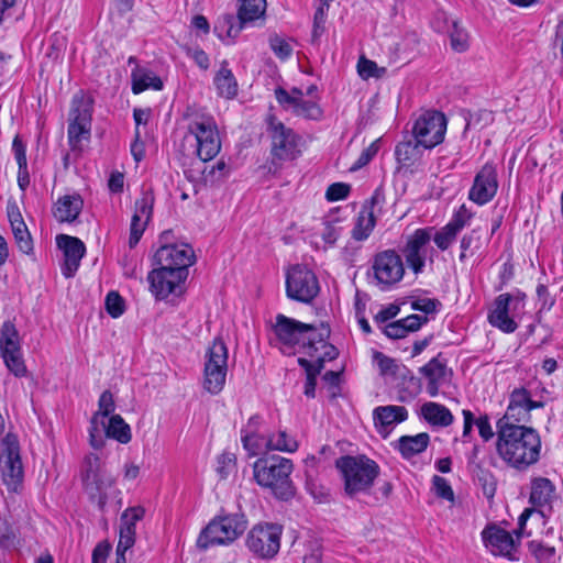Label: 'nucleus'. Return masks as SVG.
Wrapping results in <instances>:
<instances>
[{
    "label": "nucleus",
    "mask_w": 563,
    "mask_h": 563,
    "mask_svg": "<svg viewBox=\"0 0 563 563\" xmlns=\"http://www.w3.org/2000/svg\"><path fill=\"white\" fill-rule=\"evenodd\" d=\"M280 534L278 525H257L249 536V548L261 558H273L279 550Z\"/></svg>",
    "instance_id": "19"
},
{
    "label": "nucleus",
    "mask_w": 563,
    "mask_h": 563,
    "mask_svg": "<svg viewBox=\"0 0 563 563\" xmlns=\"http://www.w3.org/2000/svg\"><path fill=\"white\" fill-rule=\"evenodd\" d=\"M375 225L376 216H374V211L368 208H361L357 217L355 218L351 235L357 242L365 241L369 238Z\"/></svg>",
    "instance_id": "34"
},
{
    "label": "nucleus",
    "mask_w": 563,
    "mask_h": 563,
    "mask_svg": "<svg viewBox=\"0 0 563 563\" xmlns=\"http://www.w3.org/2000/svg\"><path fill=\"white\" fill-rule=\"evenodd\" d=\"M21 347L20 333L11 320H5L0 327V352Z\"/></svg>",
    "instance_id": "40"
},
{
    "label": "nucleus",
    "mask_w": 563,
    "mask_h": 563,
    "mask_svg": "<svg viewBox=\"0 0 563 563\" xmlns=\"http://www.w3.org/2000/svg\"><path fill=\"white\" fill-rule=\"evenodd\" d=\"M451 47L459 53L468 48V33L459 23L454 22L450 32Z\"/></svg>",
    "instance_id": "49"
},
{
    "label": "nucleus",
    "mask_w": 563,
    "mask_h": 563,
    "mask_svg": "<svg viewBox=\"0 0 563 563\" xmlns=\"http://www.w3.org/2000/svg\"><path fill=\"white\" fill-rule=\"evenodd\" d=\"M448 120L444 113L437 110L422 112L412 128L413 139L424 150H431L444 141Z\"/></svg>",
    "instance_id": "10"
},
{
    "label": "nucleus",
    "mask_w": 563,
    "mask_h": 563,
    "mask_svg": "<svg viewBox=\"0 0 563 563\" xmlns=\"http://www.w3.org/2000/svg\"><path fill=\"white\" fill-rule=\"evenodd\" d=\"M329 335V329L322 327L320 331L317 330L313 346L308 345V354L313 358L310 361L313 365H321L323 367V363L325 361H332L338 356V350L334 345L325 342V338Z\"/></svg>",
    "instance_id": "28"
},
{
    "label": "nucleus",
    "mask_w": 563,
    "mask_h": 563,
    "mask_svg": "<svg viewBox=\"0 0 563 563\" xmlns=\"http://www.w3.org/2000/svg\"><path fill=\"white\" fill-rule=\"evenodd\" d=\"M0 355L10 373L15 377H24L27 368L22 354V346L0 352Z\"/></svg>",
    "instance_id": "39"
},
{
    "label": "nucleus",
    "mask_w": 563,
    "mask_h": 563,
    "mask_svg": "<svg viewBox=\"0 0 563 563\" xmlns=\"http://www.w3.org/2000/svg\"><path fill=\"white\" fill-rule=\"evenodd\" d=\"M11 229L19 250L24 254H31L33 252V242L26 224L18 223V225H13Z\"/></svg>",
    "instance_id": "46"
},
{
    "label": "nucleus",
    "mask_w": 563,
    "mask_h": 563,
    "mask_svg": "<svg viewBox=\"0 0 563 563\" xmlns=\"http://www.w3.org/2000/svg\"><path fill=\"white\" fill-rule=\"evenodd\" d=\"M244 531V527L235 516L214 519L200 532L197 547L207 550L210 547L223 545L234 541Z\"/></svg>",
    "instance_id": "11"
},
{
    "label": "nucleus",
    "mask_w": 563,
    "mask_h": 563,
    "mask_svg": "<svg viewBox=\"0 0 563 563\" xmlns=\"http://www.w3.org/2000/svg\"><path fill=\"white\" fill-rule=\"evenodd\" d=\"M298 363L306 369L307 379L305 384V395L309 398H313L316 394V377L321 371V365H313L306 358H298Z\"/></svg>",
    "instance_id": "43"
},
{
    "label": "nucleus",
    "mask_w": 563,
    "mask_h": 563,
    "mask_svg": "<svg viewBox=\"0 0 563 563\" xmlns=\"http://www.w3.org/2000/svg\"><path fill=\"white\" fill-rule=\"evenodd\" d=\"M271 48L273 49L274 54L280 59L289 58L292 53V46L290 45V43L278 36H274L271 38Z\"/></svg>",
    "instance_id": "62"
},
{
    "label": "nucleus",
    "mask_w": 563,
    "mask_h": 563,
    "mask_svg": "<svg viewBox=\"0 0 563 563\" xmlns=\"http://www.w3.org/2000/svg\"><path fill=\"white\" fill-rule=\"evenodd\" d=\"M496 435V453L507 466L521 472L540 460L542 442L534 428L528 426L497 428Z\"/></svg>",
    "instance_id": "1"
},
{
    "label": "nucleus",
    "mask_w": 563,
    "mask_h": 563,
    "mask_svg": "<svg viewBox=\"0 0 563 563\" xmlns=\"http://www.w3.org/2000/svg\"><path fill=\"white\" fill-rule=\"evenodd\" d=\"M408 419V410L402 406H380L374 410L375 424L380 428H388Z\"/></svg>",
    "instance_id": "32"
},
{
    "label": "nucleus",
    "mask_w": 563,
    "mask_h": 563,
    "mask_svg": "<svg viewBox=\"0 0 563 563\" xmlns=\"http://www.w3.org/2000/svg\"><path fill=\"white\" fill-rule=\"evenodd\" d=\"M57 246L63 251L64 263L62 274L66 278L75 276L80 266V261L86 253V246L78 238L59 234L56 238Z\"/></svg>",
    "instance_id": "22"
},
{
    "label": "nucleus",
    "mask_w": 563,
    "mask_h": 563,
    "mask_svg": "<svg viewBox=\"0 0 563 563\" xmlns=\"http://www.w3.org/2000/svg\"><path fill=\"white\" fill-rule=\"evenodd\" d=\"M351 191V186L345 183L331 184L325 191V199L334 202L347 198Z\"/></svg>",
    "instance_id": "58"
},
{
    "label": "nucleus",
    "mask_w": 563,
    "mask_h": 563,
    "mask_svg": "<svg viewBox=\"0 0 563 563\" xmlns=\"http://www.w3.org/2000/svg\"><path fill=\"white\" fill-rule=\"evenodd\" d=\"M90 133V122L84 124V122L70 120L68 125V139L70 144L76 145L84 139H88Z\"/></svg>",
    "instance_id": "52"
},
{
    "label": "nucleus",
    "mask_w": 563,
    "mask_h": 563,
    "mask_svg": "<svg viewBox=\"0 0 563 563\" xmlns=\"http://www.w3.org/2000/svg\"><path fill=\"white\" fill-rule=\"evenodd\" d=\"M266 448L274 451L292 453L298 449V442L286 431H278L269 435Z\"/></svg>",
    "instance_id": "41"
},
{
    "label": "nucleus",
    "mask_w": 563,
    "mask_h": 563,
    "mask_svg": "<svg viewBox=\"0 0 563 563\" xmlns=\"http://www.w3.org/2000/svg\"><path fill=\"white\" fill-rule=\"evenodd\" d=\"M530 418L531 415L527 407V389L516 388L511 391L506 412L497 421L496 428L526 426L525 423L529 422Z\"/></svg>",
    "instance_id": "23"
},
{
    "label": "nucleus",
    "mask_w": 563,
    "mask_h": 563,
    "mask_svg": "<svg viewBox=\"0 0 563 563\" xmlns=\"http://www.w3.org/2000/svg\"><path fill=\"white\" fill-rule=\"evenodd\" d=\"M482 538L485 547L494 554L515 559L519 541L514 539L512 534L497 526H488L482 531Z\"/></svg>",
    "instance_id": "20"
},
{
    "label": "nucleus",
    "mask_w": 563,
    "mask_h": 563,
    "mask_svg": "<svg viewBox=\"0 0 563 563\" xmlns=\"http://www.w3.org/2000/svg\"><path fill=\"white\" fill-rule=\"evenodd\" d=\"M267 131L272 139V154L277 159L295 158L297 135L292 129L277 120L274 115L267 118Z\"/></svg>",
    "instance_id": "18"
},
{
    "label": "nucleus",
    "mask_w": 563,
    "mask_h": 563,
    "mask_svg": "<svg viewBox=\"0 0 563 563\" xmlns=\"http://www.w3.org/2000/svg\"><path fill=\"white\" fill-rule=\"evenodd\" d=\"M422 145L416 140L400 142L395 150L398 163L405 167L412 166L420 161Z\"/></svg>",
    "instance_id": "35"
},
{
    "label": "nucleus",
    "mask_w": 563,
    "mask_h": 563,
    "mask_svg": "<svg viewBox=\"0 0 563 563\" xmlns=\"http://www.w3.org/2000/svg\"><path fill=\"white\" fill-rule=\"evenodd\" d=\"M106 309L112 318H119L124 312V301L117 291H110L106 297Z\"/></svg>",
    "instance_id": "57"
},
{
    "label": "nucleus",
    "mask_w": 563,
    "mask_h": 563,
    "mask_svg": "<svg viewBox=\"0 0 563 563\" xmlns=\"http://www.w3.org/2000/svg\"><path fill=\"white\" fill-rule=\"evenodd\" d=\"M457 235V232L445 224L440 230L435 231L434 235H431V239L440 251H446L455 242Z\"/></svg>",
    "instance_id": "48"
},
{
    "label": "nucleus",
    "mask_w": 563,
    "mask_h": 563,
    "mask_svg": "<svg viewBox=\"0 0 563 563\" xmlns=\"http://www.w3.org/2000/svg\"><path fill=\"white\" fill-rule=\"evenodd\" d=\"M460 261L464 262L466 257L474 255L482 247V235L479 229H473L465 234L460 243Z\"/></svg>",
    "instance_id": "42"
},
{
    "label": "nucleus",
    "mask_w": 563,
    "mask_h": 563,
    "mask_svg": "<svg viewBox=\"0 0 563 563\" xmlns=\"http://www.w3.org/2000/svg\"><path fill=\"white\" fill-rule=\"evenodd\" d=\"M84 201L78 194L59 197L53 206V216L58 222H73L80 214Z\"/></svg>",
    "instance_id": "27"
},
{
    "label": "nucleus",
    "mask_w": 563,
    "mask_h": 563,
    "mask_svg": "<svg viewBox=\"0 0 563 563\" xmlns=\"http://www.w3.org/2000/svg\"><path fill=\"white\" fill-rule=\"evenodd\" d=\"M475 426L477 427L479 437L483 439V441L488 442L494 438L495 432L490 424V419L486 413L475 418Z\"/></svg>",
    "instance_id": "64"
},
{
    "label": "nucleus",
    "mask_w": 563,
    "mask_h": 563,
    "mask_svg": "<svg viewBox=\"0 0 563 563\" xmlns=\"http://www.w3.org/2000/svg\"><path fill=\"white\" fill-rule=\"evenodd\" d=\"M522 307L520 298L514 297L508 292L500 294L492 303L487 320L492 327L497 328L501 332L514 333L518 329L516 318Z\"/></svg>",
    "instance_id": "13"
},
{
    "label": "nucleus",
    "mask_w": 563,
    "mask_h": 563,
    "mask_svg": "<svg viewBox=\"0 0 563 563\" xmlns=\"http://www.w3.org/2000/svg\"><path fill=\"white\" fill-rule=\"evenodd\" d=\"M216 471L220 478L225 479L235 471V457L232 453H222L217 460Z\"/></svg>",
    "instance_id": "54"
},
{
    "label": "nucleus",
    "mask_w": 563,
    "mask_h": 563,
    "mask_svg": "<svg viewBox=\"0 0 563 563\" xmlns=\"http://www.w3.org/2000/svg\"><path fill=\"white\" fill-rule=\"evenodd\" d=\"M213 84L218 95L225 99H233L238 95V82L232 71L222 66L214 76Z\"/></svg>",
    "instance_id": "36"
},
{
    "label": "nucleus",
    "mask_w": 563,
    "mask_h": 563,
    "mask_svg": "<svg viewBox=\"0 0 563 563\" xmlns=\"http://www.w3.org/2000/svg\"><path fill=\"white\" fill-rule=\"evenodd\" d=\"M91 99L81 91L73 97L69 120H76L87 124L91 121Z\"/></svg>",
    "instance_id": "38"
},
{
    "label": "nucleus",
    "mask_w": 563,
    "mask_h": 563,
    "mask_svg": "<svg viewBox=\"0 0 563 563\" xmlns=\"http://www.w3.org/2000/svg\"><path fill=\"white\" fill-rule=\"evenodd\" d=\"M413 310L424 312L426 314L437 312L441 307V302L434 298H418L412 301Z\"/></svg>",
    "instance_id": "63"
},
{
    "label": "nucleus",
    "mask_w": 563,
    "mask_h": 563,
    "mask_svg": "<svg viewBox=\"0 0 563 563\" xmlns=\"http://www.w3.org/2000/svg\"><path fill=\"white\" fill-rule=\"evenodd\" d=\"M555 499V486L545 477H536L531 481L530 503L536 507L551 508Z\"/></svg>",
    "instance_id": "29"
},
{
    "label": "nucleus",
    "mask_w": 563,
    "mask_h": 563,
    "mask_svg": "<svg viewBox=\"0 0 563 563\" xmlns=\"http://www.w3.org/2000/svg\"><path fill=\"white\" fill-rule=\"evenodd\" d=\"M357 71L363 79H368L371 77H382L385 74L386 69L379 68L377 64L371 59L361 57L357 63Z\"/></svg>",
    "instance_id": "51"
},
{
    "label": "nucleus",
    "mask_w": 563,
    "mask_h": 563,
    "mask_svg": "<svg viewBox=\"0 0 563 563\" xmlns=\"http://www.w3.org/2000/svg\"><path fill=\"white\" fill-rule=\"evenodd\" d=\"M187 276V273L177 269L156 266L147 275L150 291L157 300H164L170 295H178L181 292Z\"/></svg>",
    "instance_id": "16"
},
{
    "label": "nucleus",
    "mask_w": 563,
    "mask_h": 563,
    "mask_svg": "<svg viewBox=\"0 0 563 563\" xmlns=\"http://www.w3.org/2000/svg\"><path fill=\"white\" fill-rule=\"evenodd\" d=\"M473 213L465 205H462L452 216L451 220L446 223L455 232L460 233L472 219Z\"/></svg>",
    "instance_id": "53"
},
{
    "label": "nucleus",
    "mask_w": 563,
    "mask_h": 563,
    "mask_svg": "<svg viewBox=\"0 0 563 563\" xmlns=\"http://www.w3.org/2000/svg\"><path fill=\"white\" fill-rule=\"evenodd\" d=\"M531 549L540 563H555V548L544 544L531 543Z\"/></svg>",
    "instance_id": "61"
},
{
    "label": "nucleus",
    "mask_w": 563,
    "mask_h": 563,
    "mask_svg": "<svg viewBox=\"0 0 563 563\" xmlns=\"http://www.w3.org/2000/svg\"><path fill=\"white\" fill-rule=\"evenodd\" d=\"M115 409L114 398L110 390H104L98 400V411L92 416L91 423H99V418L109 417Z\"/></svg>",
    "instance_id": "47"
},
{
    "label": "nucleus",
    "mask_w": 563,
    "mask_h": 563,
    "mask_svg": "<svg viewBox=\"0 0 563 563\" xmlns=\"http://www.w3.org/2000/svg\"><path fill=\"white\" fill-rule=\"evenodd\" d=\"M266 0H249V27L262 26L266 20Z\"/></svg>",
    "instance_id": "45"
},
{
    "label": "nucleus",
    "mask_w": 563,
    "mask_h": 563,
    "mask_svg": "<svg viewBox=\"0 0 563 563\" xmlns=\"http://www.w3.org/2000/svg\"><path fill=\"white\" fill-rule=\"evenodd\" d=\"M404 384L405 386L399 390L398 399L401 402L412 401L421 393V382L419 378L411 375Z\"/></svg>",
    "instance_id": "50"
},
{
    "label": "nucleus",
    "mask_w": 563,
    "mask_h": 563,
    "mask_svg": "<svg viewBox=\"0 0 563 563\" xmlns=\"http://www.w3.org/2000/svg\"><path fill=\"white\" fill-rule=\"evenodd\" d=\"M373 283L382 291H388L405 276V263L395 250L378 252L372 263Z\"/></svg>",
    "instance_id": "6"
},
{
    "label": "nucleus",
    "mask_w": 563,
    "mask_h": 563,
    "mask_svg": "<svg viewBox=\"0 0 563 563\" xmlns=\"http://www.w3.org/2000/svg\"><path fill=\"white\" fill-rule=\"evenodd\" d=\"M320 285L316 274L305 265L296 264L286 273V294L288 298L309 303L319 294Z\"/></svg>",
    "instance_id": "8"
},
{
    "label": "nucleus",
    "mask_w": 563,
    "mask_h": 563,
    "mask_svg": "<svg viewBox=\"0 0 563 563\" xmlns=\"http://www.w3.org/2000/svg\"><path fill=\"white\" fill-rule=\"evenodd\" d=\"M82 482L90 498L97 501L100 508H103L109 498V490L115 483V478L95 454H90L85 459Z\"/></svg>",
    "instance_id": "5"
},
{
    "label": "nucleus",
    "mask_w": 563,
    "mask_h": 563,
    "mask_svg": "<svg viewBox=\"0 0 563 563\" xmlns=\"http://www.w3.org/2000/svg\"><path fill=\"white\" fill-rule=\"evenodd\" d=\"M379 146L378 141L372 142L366 148L362 151L358 158L355 161V163L350 167V170L354 172L357 170L365 165H367L374 156L378 153Z\"/></svg>",
    "instance_id": "59"
},
{
    "label": "nucleus",
    "mask_w": 563,
    "mask_h": 563,
    "mask_svg": "<svg viewBox=\"0 0 563 563\" xmlns=\"http://www.w3.org/2000/svg\"><path fill=\"white\" fill-rule=\"evenodd\" d=\"M419 373L427 380L426 390L430 397H437L440 388L451 377V369L446 362L440 355L431 358L427 364L419 368Z\"/></svg>",
    "instance_id": "26"
},
{
    "label": "nucleus",
    "mask_w": 563,
    "mask_h": 563,
    "mask_svg": "<svg viewBox=\"0 0 563 563\" xmlns=\"http://www.w3.org/2000/svg\"><path fill=\"white\" fill-rule=\"evenodd\" d=\"M246 22V0H238L236 15L225 13L214 24V33L225 44H231Z\"/></svg>",
    "instance_id": "24"
},
{
    "label": "nucleus",
    "mask_w": 563,
    "mask_h": 563,
    "mask_svg": "<svg viewBox=\"0 0 563 563\" xmlns=\"http://www.w3.org/2000/svg\"><path fill=\"white\" fill-rule=\"evenodd\" d=\"M421 417L433 427H449L454 417L450 409L442 404L428 401L420 408Z\"/></svg>",
    "instance_id": "30"
},
{
    "label": "nucleus",
    "mask_w": 563,
    "mask_h": 563,
    "mask_svg": "<svg viewBox=\"0 0 563 563\" xmlns=\"http://www.w3.org/2000/svg\"><path fill=\"white\" fill-rule=\"evenodd\" d=\"M433 228L417 229L410 234L401 253L406 265L415 274L419 275L424 271L427 261V246L431 240Z\"/></svg>",
    "instance_id": "17"
},
{
    "label": "nucleus",
    "mask_w": 563,
    "mask_h": 563,
    "mask_svg": "<svg viewBox=\"0 0 563 563\" xmlns=\"http://www.w3.org/2000/svg\"><path fill=\"white\" fill-rule=\"evenodd\" d=\"M184 144L192 148V154L201 162L214 158L221 148V142L214 120L207 115H190Z\"/></svg>",
    "instance_id": "4"
},
{
    "label": "nucleus",
    "mask_w": 563,
    "mask_h": 563,
    "mask_svg": "<svg viewBox=\"0 0 563 563\" xmlns=\"http://www.w3.org/2000/svg\"><path fill=\"white\" fill-rule=\"evenodd\" d=\"M228 349L220 339H214L205 354L203 387L210 394H219L227 378Z\"/></svg>",
    "instance_id": "7"
},
{
    "label": "nucleus",
    "mask_w": 563,
    "mask_h": 563,
    "mask_svg": "<svg viewBox=\"0 0 563 563\" xmlns=\"http://www.w3.org/2000/svg\"><path fill=\"white\" fill-rule=\"evenodd\" d=\"M276 339L286 347L300 345L313 346V339L317 329L310 324L302 323L285 314L278 313L273 324Z\"/></svg>",
    "instance_id": "12"
},
{
    "label": "nucleus",
    "mask_w": 563,
    "mask_h": 563,
    "mask_svg": "<svg viewBox=\"0 0 563 563\" xmlns=\"http://www.w3.org/2000/svg\"><path fill=\"white\" fill-rule=\"evenodd\" d=\"M101 424L104 429L106 437L114 439L123 444L131 441L132 435L130 426L124 422L121 416L113 415L109 418L107 426L103 421H101Z\"/></svg>",
    "instance_id": "37"
},
{
    "label": "nucleus",
    "mask_w": 563,
    "mask_h": 563,
    "mask_svg": "<svg viewBox=\"0 0 563 563\" xmlns=\"http://www.w3.org/2000/svg\"><path fill=\"white\" fill-rule=\"evenodd\" d=\"M3 451L0 455V472L3 483L11 492H18L23 482V465L20 445L14 435L8 434L3 441Z\"/></svg>",
    "instance_id": "14"
},
{
    "label": "nucleus",
    "mask_w": 563,
    "mask_h": 563,
    "mask_svg": "<svg viewBox=\"0 0 563 563\" xmlns=\"http://www.w3.org/2000/svg\"><path fill=\"white\" fill-rule=\"evenodd\" d=\"M374 360L376 361L378 369L382 375L395 376L399 371V365L396 362V360L380 352L375 353Z\"/></svg>",
    "instance_id": "55"
},
{
    "label": "nucleus",
    "mask_w": 563,
    "mask_h": 563,
    "mask_svg": "<svg viewBox=\"0 0 563 563\" xmlns=\"http://www.w3.org/2000/svg\"><path fill=\"white\" fill-rule=\"evenodd\" d=\"M294 464L291 460L277 454L258 457L253 464V478L261 487L269 489L282 500H288L295 495L290 479Z\"/></svg>",
    "instance_id": "2"
},
{
    "label": "nucleus",
    "mask_w": 563,
    "mask_h": 563,
    "mask_svg": "<svg viewBox=\"0 0 563 563\" xmlns=\"http://www.w3.org/2000/svg\"><path fill=\"white\" fill-rule=\"evenodd\" d=\"M168 235L164 232L159 238L162 245L154 254V265L188 274V267L195 263L192 247L187 243H168Z\"/></svg>",
    "instance_id": "9"
},
{
    "label": "nucleus",
    "mask_w": 563,
    "mask_h": 563,
    "mask_svg": "<svg viewBox=\"0 0 563 563\" xmlns=\"http://www.w3.org/2000/svg\"><path fill=\"white\" fill-rule=\"evenodd\" d=\"M432 490L434 492V494L442 498V499H445V500H449V501H453L454 500V493H453V489L450 485V483L439 476V475H434L432 477Z\"/></svg>",
    "instance_id": "56"
},
{
    "label": "nucleus",
    "mask_w": 563,
    "mask_h": 563,
    "mask_svg": "<svg viewBox=\"0 0 563 563\" xmlns=\"http://www.w3.org/2000/svg\"><path fill=\"white\" fill-rule=\"evenodd\" d=\"M498 189L497 173L493 164H485L477 173L474 184L468 192V198L483 206L489 202Z\"/></svg>",
    "instance_id": "21"
},
{
    "label": "nucleus",
    "mask_w": 563,
    "mask_h": 563,
    "mask_svg": "<svg viewBox=\"0 0 563 563\" xmlns=\"http://www.w3.org/2000/svg\"><path fill=\"white\" fill-rule=\"evenodd\" d=\"M145 509L142 506L126 508L120 517V529L128 528L130 532H136V522L142 520Z\"/></svg>",
    "instance_id": "44"
},
{
    "label": "nucleus",
    "mask_w": 563,
    "mask_h": 563,
    "mask_svg": "<svg viewBox=\"0 0 563 563\" xmlns=\"http://www.w3.org/2000/svg\"><path fill=\"white\" fill-rule=\"evenodd\" d=\"M335 465L342 475L344 492L350 497L368 492L379 474L377 463L364 455L342 456Z\"/></svg>",
    "instance_id": "3"
},
{
    "label": "nucleus",
    "mask_w": 563,
    "mask_h": 563,
    "mask_svg": "<svg viewBox=\"0 0 563 563\" xmlns=\"http://www.w3.org/2000/svg\"><path fill=\"white\" fill-rule=\"evenodd\" d=\"M154 197L150 192H143L135 201L134 213L131 219L129 245L134 247L142 238L145 228L152 217Z\"/></svg>",
    "instance_id": "25"
},
{
    "label": "nucleus",
    "mask_w": 563,
    "mask_h": 563,
    "mask_svg": "<svg viewBox=\"0 0 563 563\" xmlns=\"http://www.w3.org/2000/svg\"><path fill=\"white\" fill-rule=\"evenodd\" d=\"M132 91L139 95L147 89L162 90L163 81L152 70L136 67L132 70Z\"/></svg>",
    "instance_id": "33"
},
{
    "label": "nucleus",
    "mask_w": 563,
    "mask_h": 563,
    "mask_svg": "<svg viewBox=\"0 0 563 563\" xmlns=\"http://www.w3.org/2000/svg\"><path fill=\"white\" fill-rule=\"evenodd\" d=\"M328 10H329V4L327 2H322L317 8V10L314 12V16H313V31H312L313 38L319 37L323 33Z\"/></svg>",
    "instance_id": "60"
},
{
    "label": "nucleus",
    "mask_w": 563,
    "mask_h": 563,
    "mask_svg": "<svg viewBox=\"0 0 563 563\" xmlns=\"http://www.w3.org/2000/svg\"><path fill=\"white\" fill-rule=\"evenodd\" d=\"M430 435L421 432L415 435H402L398 439L395 448L404 459H411L422 453L429 445Z\"/></svg>",
    "instance_id": "31"
},
{
    "label": "nucleus",
    "mask_w": 563,
    "mask_h": 563,
    "mask_svg": "<svg viewBox=\"0 0 563 563\" xmlns=\"http://www.w3.org/2000/svg\"><path fill=\"white\" fill-rule=\"evenodd\" d=\"M275 97L278 103L287 111H291L296 117L306 120H321L323 111L314 99H306V95L298 88L287 91L284 88L275 90Z\"/></svg>",
    "instance_id": "15"
}]
</instances>
